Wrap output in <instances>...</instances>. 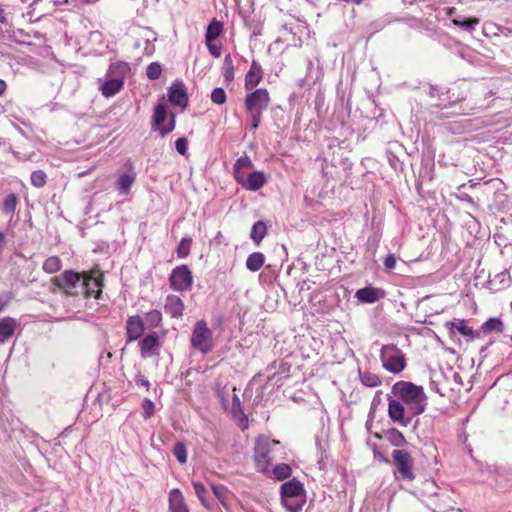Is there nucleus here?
<instances>
[{"mask_svg": "<svg viewBox=\"0 0 512 512\" xmlns=\"http://www.w3.org/2000/svg\"><path fill=\"white\" fill-rule=\"evenodd\" d=\"M437 487L434 482L426 481L424 483V490L430 492L431 497H435L437 501L433 498L430 499L429 506L432 509V512H460L459 510H454L452 506V500L450 499L448 491H440L433 492Z\"/></svg>", "mask_w": 512, "mask_h": 512, "instance_id": "obj_7", "label": "nucleus"}, {"mask_svg": "<svg viewBox=\"0 0 512 512\" xmlns=\"http://www.w3.org/2000/svg\"><path fill=\"white\" fill-rule=\"evenodd\" d=\"M5 243H6L5 235L3 232L0 231V251L4 247Z\"/></svg>", "mask_w": 512, "mask_h": 512, "instance_id": "obj_55", "label": "nucleus"}, {"mask_svg": "<svg viewBox=\"0 0 512 512\" xmlns=\"http://www.w3.org/2000/svg\"><path fill=\"white\" fill-rule=\"evenodd\" d=\"M143 321L149 329L156 328L161 324L162 314L157 309L151 310L145 314Z\"/></svg>", "mask_w": 512, "mask_h": 512, "instance_id": "obj_35", "label": "nucleus"}, {"mask_svg": "<svg viewBox=\"0 0 512 512\" xmlns=\"http://www.w3.org/2000/svg\"><path fill=\"white\" fill-rule=\"evenodd\" d=\"M16 324V320L10 317H5L0 320V343L5 342L13 336Z\"/></svg>", "mask_w": 512, "mask_h": 512, "instance_id": "obj_26", "label": "nucleus"}, {"mask_svg": "<svg viewBox=\"0 0 512 512\" xmlns=\"http://www.w3.org/2000/svg\"><path fill=\"white\" fill-rule=\"evenodd\" d=\"M211 100L213 103L222 105L226 102V93L224 89L218 87L215 88L211 93Z\"/></svg>", "mask_w": 512, "mask_h": 512, "instance_id": "obj_47", "label": "nucleus"}, {"mask_svg": "<svg viewBox=\"0 0 512 512\" xmlns=\"http://www.w3.org/2000/svg\"><path fill=\"white\" fill-rule=\"evenodd\" d=\"M167 118V109L165 104L159 103L154 109L152 128L158 130Z\"/></svg>", "mask_w": 512, "mask_h": 512, "instance_id": "obj_30", "label": "nucleus"}, {"mask_svg": "<svg viewBox=\"0 0 512 512\" xmlns=\"http://www.w3.org/2000/svg\"><path fill=\"white\" fill-rule=\"evenodd\" d=\"M135 382L137 386L144 387L146 390L150 388V382L143 375L138 374L135 378Z\"/></svg>", "mask_w": 512, "mask_h": 512, "instance_id": "obj_53", "label": "nucleus"}, {"mask_svg": "<svg viewBox=\"0 0 512 512\" xmlns=\"http://www.w3.org/2000/svg\"><path fill=\"white\" fill-rule=\"evenodd\" d=\"M383 296V292L381 290L373 288V287H365L359 289L355 297L362 303H375Z\"/></svg>", "mask_w": 512, "mask_h": 512, "instance_id": "obj_23", "label": "nucleus"}, {"mask_svg": "<svg viewBox=\"0 0 512 512\" xmlns=\"http://www.w3.org/2000/svg\"><path fill=\"white\" fill-rule=\"evenodd\" d=\"M385 437L389 443L395 447H403L407 444L404 435L396 428H390L385 432Z\"/></svg>", "mask_w": 512, "mask_h": 512, "instance_id": "obj_29", "label": "nucleus"}, {"mask_svg": "<svg viewBox=\"0 0 512 512\" xmlns=\"http://www.w3.org/2000/svg\"><path fill=\"white\" fill-rule=\"evenodd\" d=\"M481 330L485 334L492 331L502 332L504 330V324L500 318H489L482 324Z\"/></svg>", "mask_w": 512, "mask_h": 512, "instance_id": "obj_36", "label": "nucleus"}, {"mask_svg": "<svg viewBox=\"0 0 512 512\" xmlns=\"http://www.w3.org/2000/svg\"><path fill=\"white\" fill-rule=\"evenodd\" d=\"M222 238V233L219 231L217 235L215 236V241L220 242V239Z\"/></svg>", "mask_w": 512, "mask_h": 512, "instance_id": "obj_59", "label": "nucleus"}, {"mask_svg": "<svg viewBox=\"0 0 512 512\" xmlns=\"http://www.w3.org/2000/svg\"><path fill=\"white\" fill-rule=\"evenodd\" d=\"M304 493V487L300 481L296 479L287 481L281 486L282 504L289 512H299L304 502Z\"/></svg>", "mask_w": 512, "mask_h": 512, "instance_id": "obj_4", "label": "nucleus"}, {"mask_svg": "<svg viewBox=\"0 0 512 512\" xmlns=\"http://www.w3.org/2000/svg\"><path fill=\"white\" fill-rule=\"evenodd\" d=\"M169 508L171 512H189L180 490L173 489L169 494Z\"/></svg>", "mask_w": 512, "mask_h": 512, "instance_id": "obj_25", "label": "nucleus"}, {"mask_svg": "<svg viewBox=\"0 0 512 512\" xmlns=\"http://www.w3.org/2000/svg\"><path fill=\"white\" fill-rule=\"evenodd\" d=\"M446 325L450 326V329L452 331L456 330L460 334H462L465 337H468L471 340L479 336L478 332H475L473 331L472 328L466 326L464 320H458L457 322H448Z\"/></svg>", "mask_w": 512, "mask_h": 512, "instance_id": "obj_27", "label": "nucleus"}, {"mask_svg": "<svg viewBox=\"0 0 512 512\" xmlns=\"http://www.w3.org/2000/svg\"><path fill=\"white\" fill-rule=\"evenodd\" d=\"M6 89V83L4 80L0 79V96L5 92Z\"/></svg>", "mask_w": 512, "mask_h": 512, "instance_id": "obj_56", "label": "nucleus"}, {"mask_svg": "<svg viewBox=\"0 0 512 512\" xmlns=\"http://www.w3.org/2000/svg\"><path fill=\"white\" fill-rule=\"evenodd\" d=\"M263 71L261 65L255 60L252 61L249 71L245 76V89L253 90L262 80Z\"/></svg>", "mask_w": 512, "mask_h": 512, "instance_id": "obj_16", "label": "nucleus"}, {"mask_svg": "<svg viewBox=\"0 0 512 512\" xmlns=\"http://www.w3.org/2000/svg\"><path fill=\"white\" fill-rule=\"evenodd\" d=\"M173 455L179 463L184 464L187 461L186 446L183 442H177L173 447Z\"/></svg>", "mask_w": 512, "mask_h": 512, "instance_id": "obj_43", "label": "nucleus"}, {"mask_svg": "<svg viewBox=\"0 0 512 512\" xmlns=\"http://www.w3.org/2000/svg\"><path fill=\"white\" fill-rule=\"evenodd\" d=\"M392 392L406 406L407 413L418 416L425 411L427 396L422 386L408 381H398Z\"/></svg>", "mask_w": 512, "mask_h": 512, "instance_id": "obj_1", "label": "nucleus"}, {"mask_svg": "<svg viewBox=\"0 0 512 512\" xmlns=\"http://www.w3.org/2000/svg\"><path fill=\"white\" fill-rule=\"evenodd\" d=\"M207 48L210 52V54L216 58H219L221 56V47L213 44L212 42H206Z\"/></svg>", "mask_w": 512, "mask_h": 512, "instance_id": "obj_51", "label": "nucleus"}, {"mask_svg": "<svg viewBox=\"0 0 512 512\" xmlns=\"http://www.w3.org/2000/svg\"><path fill=\"white\" fill-rule=\"evenodd\" d=\"M18 205V197L11 193L7 195L2 204V212L5 215L13 216Z\"/></svg>", "mask_w": 512, "mask_h": 512, "instance_id": "obj_34", "label": "nucleus"}, {"mask_svg": "<svg viewBox=\"0 0 512 512\" xmlns=\"http://www.w3.org/2000/svg\"><path fill=\"white\" fill-rule=\"evenodd\" d=\"M192 239L189 236H185L181 239L178 247H177V256L179 258H185L190 253Z\"/></svg>", "mask_w": 512, "mask_h": 512, "instance_id": "obj_42", "label": "nucleus"}, {"mask_svg": "<svg viewBox=\"0 0 512 512\" xmlns=\"http://www.w3.org/2000/svg\"><path fill=\"white\" fill-rule=\"evenodd\" d=\"M161 71H162L161 65L158 62H152L148 65V67L146 69V76L150 80H156L159 78Z\"/></svg>", "mask_w": 512, "mask_h": 512, "instance_id": "obj_45", "label": "nucleus"}, {"mask_svg": "<svg viewBox=\"0 0 512 512\" xmlns=\"http://www.w3.org/2000/svg\"><path fill=\"white\" fill-rule=\"evenodd\" d=\"M144 332V321L138 316H130L126 323L127 341L133 342L138 340Z\"/></svg>", "mask_w": 512, "mask_h": 512, "instance_id": "obj_13", "label": "nucleus"}, {"mask_svg": "<svg viewBox=\"0 0 512 512\" xmlns=\"http://www.w3.org/2000/svg\"><path fill=\"white\" fill-rule=\"evenodd\" d=\"M0 23H2V24L7 23V18L5 16L4 10L2 8H0Z\"/></svg>", "mask_w": 512, "mask_h": 512, "instance_id": "obj_54", "label": "nucleus"}, {"mask_svg": "<svg viewBox=\"0 0 512 512\" xmlns=\"http://www.w3.org/2000/svg\"><path fill=\"white\" fill-rule=\"evenodd\" d=\"M359 377L361 383L366 387L374 388L381 385L380 377L370 371H359Z\"/></svg>", "mask_w": 512, "mask_h": 512, "instance_id": "obj_32", "label": "nucleus"}, {"mask_svg": "<svg viewBox=\"0 0 512 512\" xmlns=\"http://www.w3.org/2000/svg\"><path fill=\"white\" fill-rule=\"evenodd\" d=\"M31 184L36 188H42L46 185L47 175L43 170H36L31 173Z\"/></svg>", "mask_w": 512, "mask_h": 512, "instance_id": "obj_41", "label": "nucleus"}, {"mask_svg": "<svg viewBox=\"0 0 512 512\" xmlns=\"http://www.w3.org/2000/svg\"><path fill=\"white\" fill-rule=\"evenodd\" d=\"M253 167V163L248 155L238 158L233 166L234 178L236 182L243 181V177L247 176V171Z\"/></svg>", "mask_w": 512, "mask_h": 512, "instance_id": "obj_20", "label": "nucleus"}, {"mask_svg": "<svg viewBox=\"0 0 512 512\" xmlns=\"http://www.w3.org/2000/svg\"><path fill=\"white\" fill-rule=\"evenodd\" d=\"M55 282L58 288L64 290L66 294L74 296L79 293V289L82 290L83 275L67 270L57 277Z\"/></svg>", "mask_w": 512, "mask_h": 512, "instance_id": "obj_9", "label": "nucleus"}, {"mask_svg": "<svg viewBox=\"0 0 512 512\" xmlns=\"http://www.w3.org/2000/svg\"><path fill=\"white\" fill-rule=\"evenodd\" d=\"M174 128H175V116L171 115V119H170L168 125L159 128V133H160L161 137H165L170 132H172L174 130Z\"/></svg>", "mask_w": 512, "mask_h": 512, "instance_id": "obj_50", "label": "nucleus"}, {"mask_svg": "<svg viewBox=\"0 0 512 512\" xmlns=\"http://www.w3.org/2000/svg\"><path fill=\"white\" fill-rule=\"evenodd\" d=\"M6 305V302L4 300H2V298L0 297V312H2V310L4 309Z\"/></svg>", "mask_w": 512, "mask_h": 512, "instance_id": "obj_57", "label": "nucleus"}, {"mask_svg": "<svg viewBox=\"0 0 512 512\" xmlns=\"http://www.w3.org/2000/svg\"><path fill=\"white\" fill-rule=\"evenodd\" d=\"M478 19L476 18H469L467 20H464V21H460V20H453V24L464 29V30H472L474 29L475 25L478 24Z\"/></svg>", "mask_w": 512, "mask_h": 512, "instance_id": "obj_48", "label": "nucleus"}, {"mask_svg": "<svg viewBox=\"0 0 512 512\" xmlns=\"http://www.w3.org/2000/svg\"><path fill=\"white\" fill-rule=\"evenodd\" d=\"M364 0H344V2H351V3H355V4H360L362 3Z\"/></svg>", "mask_w": 512, "mask_h": 512, "instance_id": "obj_58", "label": "nucleus"}, {"mask_svg": "<svg viewBox=\"0 0 512 512\" xmlns=\"http://www.w3.org/2000/svg\"><path fill=\"white\" fill-rule=\"evenodd\" d=\"M384 266L387 270H392L396 266V257L394 254H389L384 259Z\"/></svg>", "mask_w": 512, "mask_h": 512, "instance_id": "obj_52", "label": "nucleus"}, {"mask_svg": "<svg viewBox=\"0 0 512 512\" xmlns=\"http://www.w3.org/2000/svg\"><path fill=\"white\" fill-rule=\"evenodd\" d=\"M237 183L247 190L257 191L264 186L266 178L263 172L255 171L243 177V181Z\"/></svg>", "mask_w": 512, "mask_h": 512, "instance_id": "obj_15", "label": "nucleus"}, {"mask_svg": "<svg viewBox=\"0 0 512 512\" xmlns=\"http://www.w3.org/2000/svg\"><path fill=\"white\" fill-rule=\"evenodd\" d=\"M270 96L266 89L260 88L249 93L245 97V109L250 117V126L257 129L262 119L263 112L268 108Z\"/></svg>", "mask_w": 512, "mask_h": 512, "instance_id": "obj_2", "label": "nucleus"}, {"mask_svg": "<svg viewBox=\"0 0 512 512\" xmlns=\"http://www.w3.org/2000/svg\"><path fill=\"white\" fill-rule=\"evenodd\" d=\"M265 257L261 252H254L250 254L246 260V267L252 272H256L261 269L264 264Z\"/></svg>", "mask_w": 512, "mask_h": 512, "instance_id": "obj_31", "label": "nucleus"}, {"mask_svg": "<svg viewBox=\"0 0 512 512\" xmlns=\"http://www.w3.org/2000/svg\"><path fill=\"white\" fill-rule=\"evenodd\" d=\"M230 413L241 429H246L248 427L247 416L244 414L240 398L236 394H234L232 398Z\"/></svg>", "mask_w": 512, "mask_h": 512, "instance_id": "obj_18", "label": "nucleus"}, {"mask_svg": "<svg viewBox=\"0 0 512 512\" xmlns=\"http://www.w3.org/2000/svg\"><path fill=\"white\" fill-rule=\"evenodd\" d=\"M124 81L113 77H106V80L101 84L100 91L105 97H112L122 90Z\"/></svg>", "mask_w": 512, "mask_h": 512, "instance_id": "obj_21", "label": "nucleus"}, {"mask_svg": "<svg viewBox=\"0 0 512 512\" xmlns=\"http://www.w3.org/2000/svg\"><path fill=\"white\" fill-rule=\"evenodd\" d=\"M223 77L226 82L230 83L234 79V66L230 54H227L223 63Z\"/></svg>", "mask_w": 512, "mask_h": 512, "instance_id": "obj_38", "label": "nucleus"}, {"mask_svg": "<svg viewBox=\"0 0 512 512\" xmlns=\"http://www.w3.org/2000/svg\"><path fill=\"white\" fill-rule=\"evenodd\" d=\"M193 488H194V491H195V494L196 496L198 497V499L200 500L201 504L206 507V508H210V504L207 500V490L205 488V486L201 483V482H196L194 481L193 483Z\"/></svg>", "mask_w": 512, "mask_h": 512, "instance_id": "obj_39", "label": "nucleus"}, {"mask_svg": "<svg viewBox=\"0 0 512 512\" xmlns=\"http://www.w3.org/2000/svg\"><path fill=\"white\" fill-rule=\"evenodd\" d=\"M175 148L180 155H186L188 150V141L186 138H178L175 142Z\"/></svg>", "mask_w": 512, "mask_h": 512, "instance_id": "obj_49", "label": "nucleus"}, {"mask_svg": "<svg viewBox=\"0 0 512 512\" xmlns=\"http://www.w3.org/2000/svg\"><path fill=\"white\" fill-rule=\"evenodd\" d=\"M136 180V173L130 172L125 173L119 176L116 182V189L118 190L120 195L128 194Z\"/></svg>", "mask_w": 512, "mask_h": 512, "instance_id": "obj_24", "label": "nucleus"}, {"mask_svg": "<svg viewBox=\"0 0 512 512\" xmlns=\"http://www.w3.org/2000/svg\"><path fill=\"white\" fill-rule=\"evenodd\" d=\"M102 278L99 270H92L88 276L83 275L82 291L86 297L99 298L102 292Z\"/></svg>", "mask_w": 512, "mask_h": 512, "instance_id": "obj_12", "label": "nucleus"}, {"mask_svg": "<svg viewBox=\"0 0 512 512\" xmlns=\"http://www.w3.org/2000/svg\"><path fill=\"white\" fill-rule=\"evenodd\" d=\"M267 234V226L263 221H257L253 224L250 237L256 245H259Z\"/></svg>", "mask_w": 512, "mask_h": 512, "instance_id": "obj_28", "label": "nucleus"}, {"mask_svg": "<svg viewBox=\"0 0 512 512\" xmlns=\"http://www.w3.org/2000/svg\"><path fill=\"white\" fill-rule=\"evenodd\" d=\"M155 405L152 400L145 398L142 403V415L144 419H149L153 416Z\"/></svg>", "mask_w": 512, "mask_h": 512, "instance_id": "obj_46", "label": "nucleus"}, {"mask_svg": "<svg viewBox=\"0 0 512 512\" xmlns=\"http://www.w3.org/2000/svg\"><path fill=\"white\" fill-rule=\"evenodd\" d=\"M272 473L275 477V479L281 481L291 476L292 470L291 467L288 464H278L276 465Z\"/></svg>", "mask_w": 512, "mask_h": 512, "instance_id": "obj_40", "label": "nucleus"}, {"mask_svg": "<svg viewBox=\"0 0 512 512\" xmlns=\"http://www.w3.org/2000/svg\"><path fill=\"white\" fill-rule=\"evenodd\" d=\"M212 491L215 495V497L219 500V502L223 505H225L229 491L228 489L223 485H217L213 484L211 486Z\"/></svg>", "mask_w": 512, "mask_h": 512, "instance_id": "obj_44", "label": "nucleus"}, {"mask_svg": "<svg viewBox=\"0 0 512 512\" xmlns=\"http://www.w3.org/2000/svg\"><path fill=\"white\" fill-rule=\"evenodd\" d=\"M168 99L169 101L180 107H186L188 104V97L186 93L185 86L183 83L175 82L173 83L168 90Z\"/></svg>", "mask_w": 512, "mask_h": 512, "instance_id": "obj_14", "label": "nucleus"}, {"mask_svg": "<svg viewBox=\"0 0 512 512\" xmlns=\"http://www.w3.org/2000/svg\"><path fill=\"white\" fill-rule=\"evenodd\" d=\"M142 357H148L153 354V350L160 347L159 337L156 333L145 336L139 343Z\"/></svg>", "mask_w": 512, "mask_h": 512, "instance_id": "obj_22", "label": "nucleus"}, {"mask_svg": "<svg viewBox=\"0 0 512 512\" xmlns=\"http://www.w3.org/2000/svg\"><path fill=\"white\" fill-rule=\"evenodd\" d=\"M280 445L278 440H272L267 436H259L255 441L254 461L258 471L266 473L269 471L273 460L276 457V447Z\"/></svg>", "mask_w": 512, "mask_h": 512, "instance_id": "obj_3", "label": "nucleus"}, {"mask_svg": "<svg viewBox=\"0 0 512 512\" xmlns=\"http://www.w3.org/2000/svg\"><path fill=\"white\" fill-rule=\"evenodd\" d=\"M170 286L175 291H185L191 288L193 276L186 265L174 268L169 277Z\"/></svg>", "mask_w": 512, "mask_h": 512, "instance_id": "obj_10", "label": "nucleus"}, {"mask_svg": "<svg viewBox=\"0 0 512 512\" xmlns=\"http://www.w3.org/2000/svg\"><path fill=\"white\" fill-rule=\"evenodd\" d=\"M388 401V416L393 422L406 427L416 417L407 413L406 406L400 400L389 397Z\"/></svg>", "mask_w": 512, "mask_h": 512, "instance_id": "obj_11", "label": "nucleus"}, {"mask_svg": "<svg viewBox=\"0 0 512 512\" xmlns=\"http://www.w3.org/2000/svg\"><path fill=\"white\" fill-rule=\"evenodd\" d=\"M190 343L192 348L206 355L213 350V332L208 328L205 320L195 323Z\"/></svg>", "mask_w": 512, "mask_h": 512, "instance_id": "obj_6", "label": "nucleus"}, {"mask_svg": "<svg viewBox=\"0 0 512 512\" xmlns=\"http://www.w3.org/2000/svg\"><path fill=\"white\" fill-rule=\"evenodd\" d=\"M164 311L172 318H179L183 315L184 303L176 295H168L164 304Z\"/></svg>", "mask_w": 512, "mask_h": 512, "instance_id": "obj_17", "label": "nucleus"}, {"mask_svg": "<svg viewBox=\"0 0 512 512\" xmlns=\"http://www.w3.org/2000/svg\"><path fill=\"white\" fill-rule=\"evenodd\" d=\"M130 73V66L127 62L116 60L112 61L106 73V77H113L124 81Z\"/></svg>", "mask_w": 512, "mask_h": 512, "instance_id": "obj_19", "label": "nucleus"}, {"mask_svg": "<svg viewBox=\"0 0 512 512\" xmlns=\"http://www.w3.org/2000/svg\"><path fill=\"white\" fill-rule=\"evenodd\" d=\"M223 29V25L221 22L213 20L209 23L206 34H205V41L206 42H213L215 39H217Z\"/></svg>", "mask_w": 512, "mask_h": 512, "instance_id": "obj_33", "label": "nucleus"}, {"mask_svg": "<svg viewBox=\"0 0 512 512\" xmlns=\"http://www.w3.org/2000/svg\"><path fill=\"white\" fill-rule=\"evenodd\" d=\"M62 263L59 257L50 256L43 263V270L48 274H53L61 269Z\"/></svg>", "mask_w": 512, "mask_h": 512, "instance_id": "obj_37", "label": "nucleus"}, {"mask_svg": "<svg viewBox=\"0 0 512 512\" xmlns=\"http://www.w3.org/2000/svg\"><path fill=\"white\" fill-rule=\"evenodd\" d=\"M382 367L392 374H399L406 368V357L394 344L383 345L380 350Z\"/></svg>", "mask_w": 512, "mask_h": 512, "instance_id": "obj_5", "label": "nucleus"}, {"mask_svg": "<svg viewBox=\"0 0 512 512\" xmlns=\"http://www.w3.org/2000/svg\"><path fill=\"white\" fill-rule=\"evenodd\" d=\"M392 459L402 479L413 480L415 474L413 472L414 461L411 454L404 449H395L392 452Z\"/></svg>", "mask_w": 512, "mask_h": 512, "instance_id": "obj_8", "label": "nucleus"}]
</instances>
